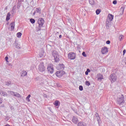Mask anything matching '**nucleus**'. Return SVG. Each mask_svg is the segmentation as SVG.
I'll use <instances>...</instances> for the list:
<instances>
[{"mask_svg": "<svg viewBox=\"0 0 126 126\" xmlns=\"http://www.w3.org/2000/svg\"><path fill=\"white\" fill-rule=\"evenodd\" d=\"M37 23L38 24V28L37 29V31H41V28L43 27L44 23H45V20L42 18H39L38 19Z\"/></svg>", "mask_w": 126, "mask_h": 126, "instance_id": "1", "label": "nucleus"}, {"mask_svg": "<svg viewBox=\"0 0 126 126\" xmlns=\"http://www.w3.org/2000/svg\"><path fill=\"white\" fill-rule=\"evenodd\" d=\"M52 56L54 58L55 63H59L60 62V58L59 57V53L56 51H53L52 52Z\"/></svg>", "mask_w": 126, "mask_h": 126, "instance_id": "2", "label": "nucleus"}, {"mask_svg": "<svg viewBox=\"0 0 126 126\" xmlns=\"http://www.w3.org/2000/svg\"><path fill=\"white\" fill-rule=\"evenodd\" d=\"M125 103V97H124V95L122 94L121 96L119 98H117V103L120 106L123 105Z\"/></svg>", "mask_w": 126, "mask_h": 126, "instance_id": "3", "label": "nucleus"}, {"mask_svg": "<svg viewBox=\"0 0 126 126\" xmlns=\"http://www.w3.org/2000/svg\"><path fill=\"white\" fill-rule=\"evenodd\" d=\"M67 58L68 60H75L76 58V54L73 52H71L68 54Z\"/></svg>", "mask_w": 126, "mask_h": 126, "instance_id": "4", "label": "nucleus"}, {"mask_svg": "<svg viewBox=\"0 0 126 126\" xmlns=\"http://www.w3.org/2000/svg\"><path fill=\"white\" fill-rule=\"evenodd\" d=\"M117 75H116V74L113 73L110 75L109 79L111 82V83H114V82H115V81H117Z\"/></svg>", "mask_w": 126, "mask_h": 126, "instance_id": "5", "label": "nucleus"}, {"mask_svg": "<svg viewBox=\"0 0 126 126\" xmlns=\"http://www.w3.org/2000/svg\"><path fill=\"white\" fill-rule=\"evenodd\" d=\"M56 76L57 77H63L64 74H65V72H64L63 70H59L57 71L55 73Z\"/></svg>", "mask_w": 126, "mask_h": 126, "instance_id": "6", "label": "nucleus"}, {"mask_svg": "<svg viewBox=\"0 0 126 126\" xmlns=\"http://www.w3.org/2000/svg\"><path fill=\"white\" fill-rule=\"evenodd\" d=\"M47 70L48 72L51 73V74H53L54 73V66L52 64H49L47 66Z\"/></svg>", "mask_w": 126, "mask_h": 126, "instance_id": "7", "label": "nucleus"}, {"mask_svg": "<svg viewBox=\"0 0 126 126\" xmlns=\"http://www.w3.org/2000/svg\"><path fill=\"white\" fill-rule=\"evenodd\" d=\"M38 70L40 72L45 71V65H44V63H41L39 64Z\"/></svg>", "mask_w": 126, "mask_h": 126, "instance_id": "8", "label": "nucleus"}, {"mask_svg": "<svg viewBox=\"0 0 126 126\" xmlns=\"http://www.w3.org/2000/svg\"><path fill=\"white\" fill-rule=\"evenodd\" d=\"M109 52V50L108 49V48L107 47H102L101 49V54L102 55H105L106 53H108Z\"/></svg>", "mask_w": 126, "mask_h": 126, "instance_id": "9", "label": "nucleus"}, {"mask_svg": "<svg viewBox=\"0 0 126 126\" xmlns=\"http://www.w3.org/2000/svg\"><path fill=\"white\" fill-rule=\"evenodd\" d=\"M96 78L97 79V80H98V81H101L102 79H104V77L103 76V75L100 73H98L97 74Z\"/></svg>", "mask_w": 126, "mask_h": 126, "instance_id": "10", "label": "nucleus"}, {"mask_svg": "<svg viewBox=\"0 0 126 126\" xmlns=\"http://www.w3.org/2000/svg\"><path fill=\"white\" fill-rule=\"evenodd\" d=\"M72 122L73 123V124H77L78 123V118H77V117L76 116H73Z\"/></svg>", "mask_w": 126, "mask_h": 126, "instance_id": "11", "label": "nucleus"}, {"mask_svg": "<svg viewBox=\"0 0 126 126\" xmlns=\"http://www.w3.org/2000/svg\"><path fill=\"white\" fill-rule=\"evenodd\" d=\"M36 13H39V14H41V8L37 7L35 9V11L33 12V15H35Z\"/></svg>", "mask_w": 126, "mask_h": 126, "instance_id": "12", "label": "nucleus"}, {"mask_svg": "<svg viewBox=\"0 0 126 126\" xmlns=\"http://www.w3.org/2000/svg\"><path fill=\"white\" fill-rule=\"evenodd\" d=\"M10 27L11 31H13V30H14V27H15V23L14 22H12L10 24Z\"/></svg>", "mask_w": 126, "mask_h": 126, "instance_id": "13", "label": "nucleus"}, {"mask_svg": "<svg viewBox=\"0 0 126 126\" xmlns=\"http://www.w3.org/2000/svg\"><path fill=\"white\" fill-rule=\"evenodd\" d=\"M58 67L59 69H62V70H63V69H64V68L65 67L63 63H61V64H59L58 65Z\"/></svg>", "mask_w": 126, "mask_h": 126, "instance_id": "14", "label": "nucleus"}, {"mask_svg": "<svg viewBox=\"0 0 126 126\" xmlns=\"http://www.w3.org/2000/svg\"><path fill=\"white\" fill-rule=\"evenodd\" d=\"M108 18L109 21H113V20L114 19V15L112 14H109L108 15Z\"/></svg>", "mask_w": 126, "mask_h": 126, "instance_id": "15", "label": "nucleus"}, {"mask_svg": "<svg viewBox=\"0 0 126 126\" xmlns=\"http://www.w3.org/2000/svg\"><path fill=\"white\" fill-rule=\"evenodd\" d=\"M0 95H2V96H3L4 97H7V96L8 95L7 93H6L2 91H0Z\"/></svg>", "mask_w": 126, "mask_h": 126, "instance_id": "16", "label": "nucleus"}, {"mask_svg": "<svg viewBox=\"0 0 126 126\" xmlns=\"http://www.w3.org/2000/svg\"><path fill=\"white\" fill-rule=\"evenodd\" d=\"M95 116L97 119V123H98V125L99 124H100V117H99V114H98L97 113H96L95 114Z\"/></svg>", "mask_w": 126, "mask_h": 126, "instance_id": "17", "label": "nucleus"}, {"mask_svg": "<svg viewBox=\"0 0 126 126\" xmlns=\"http://www.w3.org/2000/svg\"><path fill=\"white\" fill-rule=\"evenodd\" d=\"M78 126H86V123L83 122H80L78 123Z\"/></svg>", "mask_w": 126, "mask_h": 126, "instance_id": "18", "label": "nucleus"}, {"mask_svg": "<svg viewBox=\"0 0 126 126\" xmlns=\"http://www.w3.org/2000/svg\"><path fill=\"white\" fill-rule=\"evenodd\" d=\"M10 15H11L10 14V13H8L7 14V15L6 17V21H8V20H9V19H10Z\"/></svg>", "mask_w": 126, "mask_h": 126, "instance_id": "19", "label": "nucleus"}, {"mask_svg": "<svg viewBox=\"0 0 126 126\" xmlns=\"http://www.w3.org/2000/svg\"><path fill=\"white\" fill-rule=\"evenodd\" d=\"M15 97H17V98H21L22 96L20 94H19V93H17V92H15V94L14 95Z\"/></svg>", "mask_w": 126, "mask_h": 126, "instance_id": "20", "label": "nucleus"}, {"mask_svg": "<svg viewBox=\"0 0 126 126\" xmlns=\"http://www.w3.org/2000/svg\"><path fill=\"white\" fill-rule=\"evenodd\" d=\"M27 75V72H26V71H23L21 74V76L24 77V76H26Z\"/></svg>", "mask_w": 126, "mask_h": 126, "instance_id": "21", "label": "nucleus"}, {"mask_svg": "<svg viewBox=\"0 0 126 126\" xmlns=\"http://www.w3.org/2000/svg\"><path fill=\"white\" fill-rule=\"evenodd\" d=\"M7 93H10V95H12V96H14V95L15 94V92H14L13 91H8L7 92Z\"/></svg>", "mask_w": 126, "mask_h": 126, "instance_id": "22", "label": "nucleus"}, {"mask_svg": "<svg viewBox=\"0 0 126 126\" xmlns=\"http://www.w3.org/2000/svg\"><path fill=\"white\" fill-rule=\"evenodd\" d=\"M90 4H91L92 5H93L95 3V1L94 0H89Z\"/></svg>", "mask_w": 126, "mask_h": 126, "instance_id": "23", "label": "nucleus"}, {"mask_svg": "<svg viewBox=\"0 0 126 126\" xmlns=\"http://www.w3.org/2000/svg\"><path fill=\"white\" fill-rule=\"evenodd\" d=\"M21 36H22V33H21V32H19L17 33V37L18 38H21Z\"/></svg>", "mask_w": 126, "mask_h": 126, "instance_id": "24", "label": "nucleus"}, {"mask_svg": "<svg viewBox=\"0 0 126 126\" xmlns=\"http://www.w3.org/2000/svg\"><path fill=\"white\" fill-rule=\"evenodd\" d=\"M30 97H31V95L29 94L26 97V100L27 101V102H30Z\"/></svg>", "mask_w": 126, "mask_h": 126, "instance_id": "25", "label": "nucleus"}, {"mask_svg": "<svg viewBox=\"0 0 126 126\" xmlns=\"http://www.w3.org/2000/svg\"><path fill=\"white\" fill-rule=\"evenodd\" d=\"M100 12H101V10H100L99 9H96V10L95 11V13H96V15L100 14Z\"/></svg>", "mask_w": 126, "mask_h": 126, "instance_id": "26", "label": "nucleus"}, {"mask_svg": "<svg viewBox=\"0 0 126 126\" xmlns=\"http://www.w3.org/2000/svg\"><path fill=\"white\" fill-rule=\"evenodd\" d=\"M5 85H6V86H9L11 84V81H7L5 82Z\"/></svg>", "mask_w": 126, "mask_h": 126, "instance_id": "27", "label": "nucleus"}, {"mask_svg": "<svg viewBox=\"0 0 126 126\" xmlns=\"http://www.w3.org/2000/svg\"><path fill=\"white\" fill-rule=\"evenodd\" d=\"M30 21L31 22V23H32V24H34V23H35V19H31L30 20Z\"/></svg>", "mask_w": 126, "mask_h": 126, "instance_id": "28", "label": "nucleus"}, {"mask_svg": "<svg viewBox=\"0 0 126 126\" xmlns=\"http://www.w3.org/2000/svg\"><path fill=\"white\" fill-rule=\"evenodd\" d=\"M123 38H124V35L123 34H120L119 37V41H122V40H123Z\"/></svg>", "mask_w": 126, "mask_h": 126, "instance_id": "29", "label": "nucleus"}, {"mask_svg": "<svg viewBox=\"0 0 126 126\" xmlns=\"http://www.w3.org/2000/svg\"><path fill=\"white\" fill-rule=\"evenodd\" d=\"M124 10H125V7H122L121 8V11H122V13H121L120 14H123L124 13Z\"/></svg>", "mask_w": 126, "mask_h": 126, "instance_id": "30", "label": "nucleus"}, {"mask_svg": "<svg viewBox=\"0 0 126 126\" xmlns=\"http://www.w3.org/2000/svg\"><path fill=\"white\" fill-rule=\"evenodd\" d=\"M59 103H60V101H59L58 100L55 101L54 105H56V106H59Z\"/></svg>", "mask_w": 126, "mask_h": 126, "instance_id": "31", "label": "nucleus"}, {"mask_svg": "<svg viewBox=\"0 0 126 126\" xmlns=\"http://www.w3.org/2000/svg\"><path fill=\"white\" fill-rule=\"evenodd\" d=\"M79 89L80 91H83V87L82 86H79Z\"/></svg>", "mask_w": 126, "mask_h": 126, "instance_id": "32", "label": "nucleus"}, {"mask_svg": "<svg viewBox=\"0 0 126 126\" xmlns=\"http://www.w3.org/2000/svg\"><path fill=\"white\" fill-rule=\"evenodd\" d=\"M85 84H86V85H87V86H90V82H89V81H86L85 82Z\"/></svg>", "mask_w": 126, "mask_h": 126, "instance_id": "33", "label": "nucleus"}, {"mask_svg": "<svg viewBox=\"0 0 126 126\" xmlns=\"http://www.w3.org/2000/svg\"><path fill=\"white\" fill-rule=\"evenodd\" d=\"M82 56H83V57H84L85 58H86V57H87V55H86V53H85V52H83L82 53Z\"/></svg>", "mask_w": 126, "mask_h": 126, "instance_id": "34", "label": "nucleus"}, {"mask_svg": "<svg viewBox=\"0 0 126 126\" xmlns=\"http://www.w3.org/2000/svg\"><path fill=\"white\" fill-rule=\"evenodd\" d=\"M5 60L6 63H8V57L7 56H6L5 57Z\"/></svg>", "mask_w": 126, "mask_h": 126, "instance_id": "35", "label": "nucleus"}, {"mask_svg": "<svg viewBox=\"0 0 126 126\" xmlns=\"http://www.w3.org/2000/svg\"><path fill=\"white\" fill-rule=\"evenodd\" d=\"M110 43H111V41H110V40H107V41H106V43L107 45H110Z\"/></svg>", "mask_w": 126, "mask_h": 126, "instance_id": "36", "label": "nucleus"}, {"mask_svg": "<svg viewBox=\"0 0 126 126\" xmlns=\"http://www.w3.org/2000/svg\"><path fill=\"white\" fill-rule=\"evenodd\" d=\"M117 0H114L113 1V4H117Z\"/></svg>", "mask_w": 126, "mask_h": 126, "instance_id": "37", "label": "nucleus"}, {"mask_svg": "<svg viewBox=\"0 0 126 126\" xmlns=\"http://www.w3.org/2000/svg\"><path fill=\"white\" fill-rule=\"evenodd\" d=\"M126 49H124L123 50V56H125V54H126Z\"/></svg>", "mask_w": 126, "mask_h": 126, "instance_id": "38", "label": "nucleus"}, {"mask_svg": "<svg viewBox=\"0 0 126 126\" xmlns=\"http://www.w3.org/2000/svg\"><path fill=\"white\" fill-rule=\"evenodd\" d=\"M2 103V98H0V104H1Z\"/></svg>", "mask_w": 126, "mask_h": 126, "instance_id": "39", "label": "nucleus"}, {"mask_svg": "<svg viewBox=\"0 0 126 126\" xmlns=\"http://www.w3.org/2000/svg\"><path fill=\"white\" fill-rule=\"evenodd\" d=\"M62 37H63V36L62 35V34H60L59 35V39H62Z\"/></svg>", "mask_w": 126, "mask_h": 126, "instance_id": "40", "label": "nucleus"}, {"mask_svg": "<svg viewBox=\"0 0 126 126\" xmlns=\"http://www.w3.org/2000/svg\"><path fill=\"white\" fill-rule=\"evenodd\" d=\"M86 71H87V72H90V69H87Z\"/></svg>", "mask_w": 126, "mask_h": 126, "instance_id": "41", "label": "nucleus"}, {"mask_svg": "<svg viewBox=\"0 0 126 126\" xmlns=\"http://www.w3.org/2000/svg\"><path fill=\"white\" fill-rule=\"evenodd\" d=\"M85 74L86 75H88V72H87V71L85 72Z\"/></svg>", "mask_w": 126, "mask_h": 126, "instance_id": "42", "label": "nucleus"}, {"mask_svg": "<svg viewBox=\"0 0 126 126\" xmlns=\"http://www.w3.org/2000/svg\"><path fill=\"white\" fill-rule=\"evenodd\" d=\"M17 49H20V47L19 46H16Z\"/></svg>", "mask_w": 126, "mask_h": 126, "instance_id": "43", "label": "nucleus"}, {"mask_svg": "<svg viewBox=\"0 0 126 126\" xmlns=\"http://www.w3.org/2000/svg\"><path fill=\"white\" fill-rule=\"evenodd\" d=\"M45 97L46 98H47V97H48V96H47V95L45 94Z\"/></svg>", "mask_w": 126, "mask_h": 126, "instance_id": "44", "label": "nucleus"}, {"mask_svg": "<svg viewBox=\"0 0 126 126\" xmlns=\"http://www.w3.org/2000/svg\"><path fill=\"white\" fill-rule=\"evenodd\" d=\"M9 126V125L7 124V125H5V126Z\"/></svg>", "mask_w": 126, "mask_h": 126, "instance_id": "45", "label": "nucleus"}, {"mask_svg": "<svg viewBox=\"0 0 126 126\" xmlns=\"http://www.w3.org/2000/svg\"><path fill=\"white\" fill-rule=\"evenodd\" d=\"M44 76H46V75H43Z\"/></svg>", "mask_w": 126, "mask_h": 126, "instance_id": "46", "label": "nucleus"}, {"mask_svg": "<svg viewBox=\"0 0 126 126\" xmlns=\"http://www.w3.org/2000/svg\"><path fill=\"white\" fill-rule=\"evenodd\" d=\"M125 64H126V62Z\"/></svg>", "mask_w": 126, "mask_h": 126, "instance_id": "47", "label": "nucleus"}]
</instances>
